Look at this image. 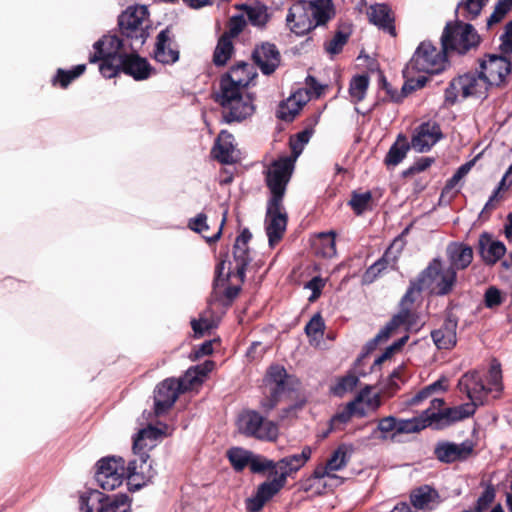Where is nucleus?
Wrapping results in <instances>:
<instances>
[{"label": "nucleus", "instance_id": "obj_8", "mask_svg": "<svg viewBox=\"0 0 512 512\" xmlns=\"http://www.w3.org/2000/svg\"><path fill=\"white\" fill-rule=\"evenodd\" d=\"M489 84L481 72L467 73L453 79L445 91L446 101L453 104L459 98L468 97L482 98L487 96Z\"/></svg>", "mask_w": 512, "mask_h": 512}, {"label": "nucleus", "instance_id": "obj_61", "mask_svg": "<svg viewBox=\"0 0 512 512\" xmlns=\"http://www.w3.org/2000/svg\"><path fill=\"white\" fill-rule=\"evenodd\" d=\"M347 35L342 33V32H338L327 44H326V51L331 54V55H335V54H338L343 46L346 44L347 42Z\"/></svg>", "mask_w": 512, "mask_h": 512}, {"label": "nucleus", "instance_id": "obj_50", "mask_svg": "<svg viewBox=\"0 0 512 512\" xmlns=\"http://www.w3.org/2000/svg\"><path fill=\"white\" fill-rule=\"evenodd\" d=\"M446 389V379L442 378L434 383L424 387L422 390H420L417 394H415L411 399H409L408 403L410 405H418L422 401L428 399L433 394L444 391Z\"/></svg>", "mask_w": 512, "mask_h": 512}, {"label": "nucleus", "instance_id": "obj_64", "mask_svg": "<svg viewBox=\"0 0 512 512\" xmlns=\"http://www.w3.org/2000/svg\"><path fill=\"white\" fill-rule=\"evenodd\" d=\"M245 18L243 15L234 16L229 22V35L231 37L237 36L245 26Z\"/></svg>", "mask_w": 512, "mask_h": 512}, {"label": "nucleus", "instance_id": "obj_60", "mask_svg": "<svg viewBox=\"0 0 512 512\" xmlns=\"http://www.w3.org/2000/svg\"><path fill=\"white\" fill-rule=\"evenodd\" d=\"M512 8V0H500L496 5L494 12L490 15L487 20V26L500 22L509 10Z\"/></svg>", "mask_w": 512, "mask_h": 512}, {"label": "nucleus", "instance_id": "obj_33", "mask_svg": "<svg viewBox=\"0 0 512 512\" xmlns=\"http://www.w3.org/2000/svg\"><path fill=\"white\" fill-rule=\"evenodd\" d=\"M369 21L378 28L395 36L394 17L391 9L385 4H375L369 7L367 12Z\"/></svg>", "mask_w": 512, "mask_h": 512}, {"label": "nucleus", "instance_id": "obj_16", "mask_svg": "<svg viewBox=\"0 0 512 512\" xmlns=\"http://www.w3.org/2000/svg\"><path fill=\"white\" fill-rule=\"evenodd\" d=\"M444 401L440 398H433L430 403V417L431 422H443L450 424L452 422L460 421L471 416L475 412V407L471 403L462 404L456 407L441 410Z\"/></svg>", "mask_w": 512, "mask_h": 512}, {"label": "nucleus", "instance_id": "obj_11", "mask_svg": "<svg viewBox=\"0 0 512 512\" xmlns=\"http://www.w3.org/2000/svg\"><path fill=\"white\" fill-rule=\"evenodd\" d=\"M479 70L490 87H503L509 82L512 64L504 55L487 54L479 61Z\"/></svg>", "mask_w": 512, "mask_h": 512}, {"label": "nucleus", "instance_id": "obj_34", "mask_svg": "<svg viewBox=\"0 0 512 512\" xmlns=\"http://www.w3.org/2000/svg\"><path fill=\"white\" fill-rule=\"evenodd\" d=\"M479 251L482 259L487 264L496 263L506 252L505 245L494 240L488 234H482L479 237Z\"/></svg>", "mask_w": 512, "mask_h": 512}, {"label": "nucleus", "instance_id": "obj_19", "mask_svg": "<svg viewBox=\"0 0 512 512\" xmlns=\"http://www.w3.org/2000/svg\"><path fill=\"white\" fill-rule=\"evenodd\" d=\"M287 374L284 367L280 365L271 366L266 374L265 383L269 388L270 397L263 400L261 406L266 411L272 410L279 399L280 393L284 390Z\"/></svg>", "mask_w": 512, "mask_h": 512}, {"label": "nucleus", "instance_id": "obj_47", "mask_svg": "<svg viewBox=\"0 0 512 512\" xmlns=\"http://www.w3.org/2000/svg\"><path fill=\"white\" fill-rule=\"evenodd\" d=\"M104 494L97 490L86 491L80 496V509L82 512H93L99 508L104 501Z\"/></svg>", "mask_w": 512, "mask_h": 512}, {"label": "nucleus", "instance_id": "obj_36", "mask_svg": "<svg viewBox=\"0 0 512 512\" xmlns=\"http://www.w3.org/2000/svg\"><path fill=\"white\" fill-rule=\"evenodd\" d=\"M411 502L417 509L432 510L440 503V497L434 488L424 485L411 493Z\"/></svg>", "mask_w": 512, "mask_h": 512}, {"label": "nucleus", "instance_id": "obj_25", "mask_svg": "<svg viewBox=\"0 0 512 512\" xmlns=\"http://www.w3.org/2000/svg\"><path fill=\"white\" fill-rule=\"evenodd\" d=\"M154 58L162 64H173L179 59V51L169 29L162 30L157 35Z\"/></svg>", "mask_w": 512, "mask_h": 512}, {"label": "nucleus", "instance_id": "obj_23", "mask_svg": "<svg viewBox=\"0 0 512 512\" xmlns=\"http://www.w3.org/2000/svg\"><path fill=\"white\" fill-rule=\"evenodd\" d=\"M348 462V448L345 446L338 447L325 465L316 467L313 473L315 480L328 479L329 481H338L335 475L336 471L341 470Z\"/></svg>", "mask_w": 512, "mask_h": 512}, {"label": "nucleus", "instance_id": "obj_2", "mask_svg": "<svg viewBox=\"0 0 512 512\" xmlns=\"http://www.w3.org/2000/svg\"><path fill=\"white\" fill-rule=\"evenodd\" d=\"M459 388L467 394L474 406L482 405L487 401L488 396L497 398L503 390L502 372L500 363L493 360L490 364L486 377V383L483 382L481 375L476 372H468L459 380Z\"/></svg>", "mask_w": 512, "mask_h": 512}, {"label": "nucleus", "instance_id": "obj_41", "mask_svg": "<svg viewBox=\"0 0 512 512\" xmlns=\"http://www.w3.org/2000/svg\"><path fill=\"white\" fill-rule=\"evenodd\" d=\"M306 100L300 92L293 94L286 101L282 102L277 109V117L284 121H292L301 110Z\"/></svg>", "mask_w": 512, "mask_h": 512}, {"label": "nucleus", "instance_id": "obj_1", "mask_svg": "<svg viewBox=\"0 0 512 512\" xmlns=\"http://www.w3.org/2000/svg\"><path fill=\"white\" fill-rule=\"evenodd\" d=\"M446 66L447 57L443 47L440 49L429 41L420 43L404 70L406 81L402 88L403 92H411L426 84L427 77L425 75L414 77L415 73L438 74Z\"/></svg>", "mask_w": 512, "mask_h": 512}, {"label": "nucleus", "instance_id": "obj_46", "mask_svg": "<svg viewBox=\"0 0 512 512\" xmlns=\"http://www.w3.org/2000/svg\"><path fill=\"white\" fill-rule=\"evenodd\" d=\"M233 50L232 42L230 36L227 34L223 35L215 48L213 61L216 65L222 66L225 65L226 62L231 57V53Z\"/></svg>", "mask_w": 512, "mask_h": 512}, {"label": "nucleus", "instance_id": "obj_48", "mask_svg": "<svg viewBox=\"0 0 512 512\" xmlns=\"http://www.w3.org/2000/svg\"><path fill=\"white\" fill-rule=\"evenodd\" d=\"M488 0H463L457 6V13L465 19L476 18Z\"/></svg>", "mask_w": 512, "mask_h": 512}, {"label": "nucleus", "instance_id": "obj_20", "mask_svg": "<svg viewBox=\"0 0 512 512\" xmlns=\"http://www.w3.org/2000/svg\"><path fill=\"white\" fill-rule=\"evenodd\" d=\"M286 20L289 28L296 35H304L315 28L307 1H299L293 4L289 9Z\"/></svg>", "mask_w": 512, "mask_h": 512}, {"label": "nucleus", "instance_id": "obj_62", "mask_svg": "<svg viewBox=\"0 0 512 512\" xmlns=\"http://www.w3.org/2000/svg\"><path fill=\"white\" fill-rule=\"evenodd\" d=\"M500 51L503 54H510L512 52V21L507 23L503 34L500 36Z\"/></svg>", "mask_w": 512, "mask_h": 512}, {"label": "nucleus", "instance_id": "obj_22", "mask_svg": "<svg viewBox=\"0 0 512 512\" xmlns=\"http://www.w3.org/2000/svg\"><path fill=\"white\" fill-rule=\"evenodd\" d=\"M180 392L177 380L173 378L166 379L158 385L154 395L155 414L159 416L170 409Z\"/></svg>", "mask_w": 512, "mask_h": 512}, {"label": "nucleus", "instance_id": "obj_15", "mask_svg": "<svg viewBox=\"0 0 512 512\" xmlns=\"http://www.w3.org/2000/svg\"><path fill=\"white\" fill-rule=\"evenodd\" d=\"M135 458L126 467V479L132 489L138 490L149 483L156 475L146 452L134 453Z\"/></svg>", "mask_w": 512, "mask_h": 512}, {"label": "nucleus", "instance_id": "obj_6", "mask_svg": "<svg viewBox=\"0 0 512 512\" xmlns=\"http://www.w3.org/2000/svg\"><path fill=\"white\" fill-rule=\"evenodd\" d=\"M314 130L309 127L290 138V156H282L267 169L266 177L287 184L291 177L294 163L309 142Z\"/></svg>", "mask_w": 512, "mask_h": 512}, {"label": "nucleus", "instance_id": "obj_40", "mask_svg": "<svg viewBox=\"0 0 512 512\" xmlns=\"http://www.w3.org/2000/svg\"><path fill=\"white\" fill-rule=\"evenodd\" d=\"M430 410L431 408H427L418 417H413L410 419H397V435L403 433H415L430 425L432 423Z\"/></svg>", "mask_w": 512, "mask_h": 512}, {"label": "nucleus", "instance_id": "obj_56", "mask_svg": "<svg viewBox=\"0 0 512 512\" xmlns=\"http://www.w3.org/2000/svg\"><path fill=\"white\" fill-rule=\"evenodd\" d=\"M506 300V294L496 286H490L484 293V305L489 309L498 308Z\"/></svg>", "mask_w": 512, "mask_h": 512}, {"label": "nucleus", "instance_id": "obj_44", "mask_svg": "<svg viewBox=\"0 0 512 512\" xmlns=\"http://www.w3.org/2000/svg\"><path fill=\"white\" fill-rule=\"evenodd\" d=\"M369 86V77L367 75L354 76L350 81L349 96L350 100L358 103L365 98Z\"/></svg>", "mask_w": 512, "mask_h": 512}, {"label": "nucleus", "instance_id": "obj_30", "mask_svg": "<svg viewBox=\"0 0 512 512\" xmlns=\"http://www.w3.org/2000/svg\"><path fill=\"white\" fill-rule=\"evenodd\" d=\"M457 320L448 316L442 326L431 332L434 344L439 349H451L456 345Z\"/></svg>", "mask_w": 512, "mask_h": 512}, {"label": "nucleus", "instance_id": "obj_3", "mask_svg": "<svg viewBox=\"0 0 512 512\" xmlns=\"http://www.w3.org/2000/svg\"><path fill=\"white\" fill-rule=\"evenodd\" d=\"M455 282L456 272L440 260L434 259L418 278L411 282L404 295V302L410 301L412 295H418L426 290L433 294L445 295L452 290Z\"/></svg>", "mask_w": 512, "mask_h": 512}, {"label": "nucleus", "instance_id": "obj_29", "mask_svg": "<svg viewBox=\"0 0 512 512\" xmlns=\"http://www.w3.org/2000/svg\"><path fill=\"white\" fill-rule=\"evenodd\" d=\"M255 63L264 74H271L278 67L279 52L273 44L265 43L257 47L253 53Z\"/></svg>", "mask_w": 512, "mask_h": 512}, {"label": "nucleus", "instance_id": "obj_49", "mask_svg": "<svg viewBox=\"0 0 512 512\" xmlns=\"http://www.w3.org/2000/svg\"><path fill=\"white\" fill-rule=\"evenodd\" d=\"M324 321L320 314L314 315L305 327V332L313 345H318L324 334Z\"/></svg>", "mask_w": 512, "mask_h": 512}, {"label": "nucleus", "instance_id": "obj_53", "mask_svg": "<svg viewBox=\"0 0 512 512\" xmlns=\"http://www.w3.org/2000/svg\"><path fill=\"white\" fill-rule=\"evenodd\" d=\"M380 433L381 439L394 438L397 435V418L387 416L379 420L373 434Z\"/></svg>", "mask_w": 512, "mask_h": 512}, {"label": "nucleus", "instance_id": "obj_12", "mask_svg": "<svg viewBox=\"0 0 512 512\" xmlns=\"http://www.w3.org/2000/svg\"><path fill=\"white\" fill-rule=\"evenodd\" d=\"M233 254L235 261L233 270L230 262L227 263L223 260L218 263L215 271V287H224L226 282L232 278H236L239 282L243 281L246 266L250 261L248 246L235 242Z\"/></svg>", "mask_w": 512, "mask_h": 512}, {"label": "nucleus", "instance_id": "obj_54", "mask_svg": "<svg viewBox=\"0 0 512 512\" xmlns=\"http://www.w3.org/2000/svg\"><path fill=\"white\" fill-rule=\"evenodd\" d=\"M284 485L285 483L276 476L273 480L262 483L257 489V494L267 502L277 494Z\"/></svg>", "mask_w": 512, "mask_h": 512}, {"label": "nucleus", "instance_id": "obj_31", "mask_svg": "<svg viewBox=\"0 0 512 512\" xmlns=\"http://www.w3.org/2000/svg\"><path fill=\"white\" fill-rule=\"evenodd\" d=\"M213 368L214 362L210 360L205 361L203 364L189 368L185 375L177 380V385L181 392L193 389L194 387L200 385L207 374L213 370Z\"/></svg>", "mask_w": 512, "mask_h": 512}, {"label": "nucleus", "instance_id": "obj_28", "mask_svg": "<svg viewBox=\"0 0 512 512\" xmlns=\"http://www.w3.org/2000/svg\"><path fill=\"white\" fill-rule=\"evenodd\" d=\"M169 434V427L167 425H162V428L149 425L148 427L140 430L137 436L134 438V453L146 452V450H149L155 446L156 441L159 438Z\"/></svg>", "mask_w": 512, "mask_h": 512}, {"label": "nucleus", "instance_id": "obj_57", "mask_svg": "<svg viewBox=\"0 0 512 512\" xmlns=\"http://www.w3.org/2000/svg\"><path fill=\"white\" fill-rule=\"evenodd\" d=\"M358 383V377L354 374H348L338 380V382L331 388V391L336 396H343L345 393L352 391Z\"/></svg>", "mask_w": 512, "mask_h": 512}, {"label": "nucleus", "instance_id": "obj_9", "mask_svg": "<svg viewBox=\"0 0 512 512\" xmlns=\"http://www.w3.org/2000/svg\"><path fill=\"white\" fill-rule=\"evenodd\" d=\"M441 42L445 51L451 50L465 54L479 45L480 36L471 24L449 23L444 29Z\"/></svg>", "mask_w": 512, "mask_h": 512}, {"label": "nucleus", "instance_id": "obj_21", "mask_svg": "<svg viewBox=\"0 0 512 512\" xmlns=\"http://www.w3.org/2000/svg\"><path fill=\"white\" fill-rule=\"evenodd\" d=\"M311 454L312 449L305 446L300 453L283 457L274 464L275 475L286 483L287 477L299 471L310 459Z\"/></svg>", "mask_w": 512, "mask_h": 512}, {"label": "nucleus", "instance_id": "obj_32", "mask_svg": "<svg viewBox=\"0 0 512 512\" xmlns=\"http://www.w3.org/2000/svg\"><path fill=\"white\" fill-rule=\"evenodd\" d=\"M472 452V445L469 443H441L435 448L437 459L450 463L456 460L467 458Z\"/></svg>", "mask_w": 512, "mask_h": 512}, {"label": "nucleus", "instance_id": "obj_7", "mask_svg": "<svg viewBox=\"0 0 512 512\" xmlns=\"http://www.w3.org/2000/svg\"><path fill=\"white\" fill-rule=\"evenodd\" d=\"M215 100L223 108L225 122L242 121L254 113V105L249 95L239 89H220Z\"/></svg>", "mask_w": 512, "mask_h": 512}, {"label": "nucleus", "instance_id": "obj_35", "mask_svg": "<svg viewBox=\"0 0 512 512\" xmlns=\"http://www.w3.org/2000/svg\"><path fill=\"white\" fill-rule=\"evenodd\" d=\"M447 256L450 263L448 267L455 271L456 269H465L471 264L473 259V251L471 247L467 245L451 243L447 247Z\"/></svg>", "mask_w": 512, "mask_h": 512}, {"label": "nucleus", "instance_id": "obj_42", "mask_svg": "<svg viewBox=\"0 0 512 512\" xmlns=\"http://www.w3.org/2000/svg\"><path fill=\"white\" fill-rule=\"evenodd\" d=\"M410 149V145L405 136L399 135L396 142L389 149L385 158L388 166L398 165L405 157Z\"/></svg>", "mask_w": 512, "mask_h": 512}, {"label": "nucleus", "instance_id": "obj_38", "mask_svg": "<svg viewBox=\"0 0 512 512\" xmlns=\"http://www.w3.org/2000/svg\"><path fill=\"white\" fill-rule=\"evenodd\" d=\"M307 4L315 27L326 24L334 15L331 0H315L309 1Z\"/></svg>", "mask_w": 512, "mask_h": 512}, {"label": "nucleus", "instance_id": "obj_18", "mask_svg": "<svg viewBox=\"0 0 512 512\" xmlns=\"http://www.w3.org/2000/svg\"><path fill=\"white\" fill-rule=\"evenodd\" d=\"M443 137L440 126L434 121L420 124L414 131L411 147L420 153L429 151Z\"/></svg>", "mask_w": 512, "mask_h": 512}, {"label": "nucleus", "instance_id": "obj_39", "mask_svg": "<svg viewBox=\"0 0 512 512\" xmlns=\"http://www.w3.org/2000/svg\"><path fill=\"white\" fill-rule=\"evenodd\" d=\"M226 214H227V212L225 211L223 213V217H222V220H221V223H220L218 229L212 235L206 234V232L209 230V225L207 224V216L204 213H199L196 217L191 218L188 222V227L191 230H193L194 232L202 234L203 237L208 242H215L220 238V236L222 234V229L226 222Z\"/></svg>", "mask_w": 512, "mask_h": 512}, {"label": "nucleus", "instance_id": "obj_13", "mask_svg": "<svg viewBox=\"0 0 512 512\" xmlns=\"http://www.w3.org/2000/svg\"><path fill=\"white\" fill-rule=\"evenodd\" d=\"M126 475L122 458L107 457L98 462L95 479L102 489L111 491L122 485Z\"/></svg>", "mask_w": 512, "mask_h": 512}, {"label": "nucleus", "instance_id": "obj_4", "mask_svg": "<svg viewBox=\"0 0 512 512\" xmlns=\"http://www.w3.org/2000/svg\"><path fill=\"white\" fill-rule=\"evenodd\" d=\"M266 182L271 198L267 204L265 230L270 247H274L282 239L287 227V213L282 203L287 184L267 177Z\"/></svg>", "mask_w": 512, "mask_h": 512}, {"label": "nucleus", "instance_id": "obj_59", "mask_svg": "<svg viewBox=\"0 0 512 512\" xmlns=\"http://www.w3.org/2000/svg\"><path fill=\"white\" fill-rule=\"evenodd\" d=\"M275 462L260 455L251 453L249 466L252 472L259 473L268 469L275 470Z\"/></svg>", "mask_w": 512, "mask_h": 512}, {"label": "nucleus", "instance_id": "obj_26", "mask_svg": "<svg viewBox=\"0 0 512 512\" xmlns=\"http://www.w3.org/2000/svg\"><path fill=\"white\" fill-rule=\"evenodd\" d=\"M121 71L137 81H142L148 79L153 74L154 69L145 58L134 53L127 54L125 52L123 64L119 67V72Z\"/></svg>", "mask_w": 512, "mask_h": 512}, {"label": "nucleus", "instance_id": "obj_10", "mask_svg": "<svg viewBox=\"0 0 512 512\" xmlns=\"http://www.w3.org/2000/svg\"><path fill=\"white\" fill-rule=\"evenodd\" d=\"M237 427L240 433L262 441L273 442L279 436L278 425L273 421L264 419L253 410L244 411L238 416Z\"/></svg>", "mask_w": 512, "mask_h": 512}, {"label": "nucleus", "instance_id": "obj_63", "mask_svg": "<svg viewBox=\"0 0 512 512\" xmlns=\"http://www.w3.org/2000/svg\"><path fill=\"white\" fill-rule=\"evenodd\" d=\"M370 200V193L354 194L350 200V205L357 214H361L367 208Z\"/></svg>", "mask_w": 512, "mask_h": 512}, {"label": "nucleus", "instance_id": "obj_55", "mask_svg": "<svg viewBox=\"0 0 512 512\" xmlns=\"http://www.w3.org/2000/svg\"><path fill=\"white\" fill-rule=\"evenodd\" d=\"M86 69L85 64H80L74 67L72 70L58 69L56 76L54 77V83L59 81L61 87L66 88L71 81L79 77L84 73Z\"/></svg>", "mask_w": 512, "mask_h": 512}, {"label": "nucleus", "instance_id": "obj_14", "mask_svg": "<svg viewBox=\"0 0 512 512\" xmlns=\"http://www.w3.org/2000/svg\"><path fill=\"white\" fill-rule=\"evenodd\" d=\"M147 9L145 6L127 8L119 17V26L122 33L131 39L138 40L140 45L145 41V25Z\"/></svg>", "mask_w": 512, "mask_h": 512}, {"label": "nucleus", "instance_id": "obj_58", "mask_svg": "<svg viewBox=\"0 0 512 512\" xmlns=\"http://www.w3.org/2000/svg\"><path fill=\"white\" fill-rule=\"evenodd\" d=\"M246 15L250 23L257 27L264 26L268 19L266 9L262 6L247 7Z\"/></svg>", "mask_w": 512, "mask_h": 512}, {"label": "nucleus", "instance_id": "obj_5", "mask_svg": "<svg viewBox=\"0 0 512 512\" xmlns=\"http://www.w3.org/2000/svg\"><path fill=\"white\" fill-rule=\"evenodd\" d=\"M125 44L116 35H105L94 43V52L90 55V63L101 61L100 73L105 78H112L119 73V67L123 64V56L126 52Z\"/></svg>", "mask_w": 512, "mask_h": 512}, {"label": "nucleus", "instance_id": "obj_45", "mask_svg": "<svg viewBox=\"0 0 512 512\" xmlns=\"http://www.w3.org/2000/svg\"><path fill=\"white\" fill-rule=\"evenodd\" d=\"M315 250L323 257H333L336 254L335 234L333 232L320 234L315 243Z\"/></svg>", "mask_w": 512, "mask_h": 512}, {"label": "nucleus", "instance_id": "obj_51", "mask_svg": "<svg viewBox=\"0 0 512 512\" xmlns=\"http://www.w3.org/2000/svg\"><path fill=\"white\" fill-rule=\"evenodd\" d=\"M129 507L128 497L120 495L114 498H104L98 512H128Z\"/></svg>", "mask_w": 512, "mask_h": 512}, {"label": "nucleus", "instance_id": "obj_27", "mask_svg": "<svg viewBox=\"0 0 512 512\" xmlns=\"http://www.w3.org/2000/svg\"><path fill=\"white\" fill-rule=\"evenodd\" d=\"M212 153L214 157L222 163L230 164L237 161L239 151L234 145L233 135L226 131H221Z\"/></svg>", "mask_w": 512, "mask_h": 512}, {"label": "nucleus", "instance_id": "obj_24", "mask_svg": "<svg viewBox=\"0 0 512 512\" xmlns=\"http://www.w3.org/2000/svg\"><path fill=\"white\" fill-rule=\"evenodd\" d=\"M254 67L247 63H240L232 67L229 73L221 79L220 89H239L247 87L255 78Z\"/></svg>", "mask_w": 512, "mask_h": 512}, {"label": "nucleus", "instance_id": "obj_17", "mask_svg": "<svg viewBox=\"0 0 512 512\" xmlns=\"http://www.w3.org/2000/svg\"><path fill=\"white\" fill-rule=\"evenodd\" d=\"M415 299L416 295H412L411 300H408L407 302H404V297L402 298L399 313L395 315L386 327L378 334V338H387L391 332L400 326L405 327L407 330L419 329L421 324L418 321V316L411 309Z\"/></svg>", "mask_w": 512, "mask_h": 512}, {"label": "nucleus", "instance_id": "obj_52", "mask_svg": "<svg viewBox=\"0 0 512 512\" xmlns=\"http://www.w3.org/2000/svg\"><path fill=\"white\" fill-rule=\"evenodd\" d=\"M251 453L243 448L233 447L228 450L227 457L233 468L241 471L249 464Z\"/></svg>", "mask_w": 512, "mask_h": 512}, {"label": "nucleus", "instance_id": "obj_37", "mask_svg": "<svg viewBox=\"0 0 512 512\" xmlns=\"http://www.w3.org/2000/svg\"><path fill=\"white\" fill-rule=\"evenodd\" d=\"M381 405L380 395L372 390L370 386L363 388L356 398L350 402V407L363 409L364 416L368 411H375Z\"/></svg>", "mask_w": 512, "mask_h": 512}, {"label": "nucleus", "instance_id": "obj_43", "mask_svg": "<svg viewBox=\"0 0 512 512\" xmlns=\"http://www.w3.org/2000/svg\"><path fill=\"white\" fill-rule=\"evenodd\" d=\"M394 246L395 243L388 248V250L385 252L384 256L381 259H379L366 270L364 274L365 282H373L381 274V272L387 268L388 264L395 261L396 256H393V258L390 260V255L393 254Z\"/></svg>", "mask_w": 512, "mask_h": 512}]
</instances>
